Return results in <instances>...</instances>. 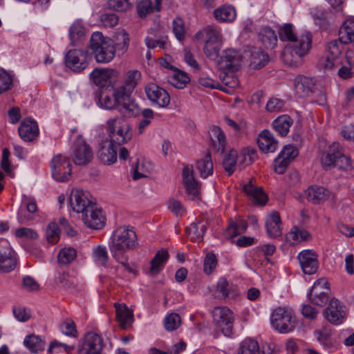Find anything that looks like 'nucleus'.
I'll return each mask as SVG.
<instances>
[{
	"label": "nucleus",
	"instance_id": "f257e3e1",
	"mask_svg": "<svg viewBox=\"0 0 354 354\" xmlns=\"http://www.w3.org/2000/svg\"><path fill=\"white\" fill-rule=\"evenodd\" d=\"M138 244L137 236L133 227L120 226L111 236L109 249L113 257L119 263L125 265L127 261V251Z\"/></svg>",
	"mask_w": 354,
	"mask_h": 354
},
{
	"label": "nucleus",
	"instance_id": "69168bd1",
	"mask_svg": "<svg viewBox=\"0 0 354 354\" xmlns=\"http://www.w3.org/2000/svg\"><path fill=\"white\" fill-rule=\"evenodd\" d=\"M12 83L11 75L4 69L0 68V94L10 89Z\"/></svg>",
	"mask_w": 354,
	"mask_h": 354
},
{
	"label": "nucleus",
	"instance_id": "5fc2aeb1",
	"mask_svg": "<svg viewBox=\"0 0 354 354\" xmlns=\"http://www.w3.org/2000/svg\"><path fill=\"white\" fill-rule=\"evenodd\" d=\"M142 119L138 124V133L142 134L154 119V112L151 109H145L141 113Z\"/></svg>",
	"mask_w": 354,
	"mask_h": 354
},
{
	"label": "nucleus",
	"instance_id": "393cba45",
	"mask_svg": "<svg viewBox=\"0 0 354 354\" xmlns=\"http://www.w3.org/2000/svg\"><path fill=\"white\" fill-rule=\"evenodd\" d=\"M257 143L259 149L264 153H272L278 147V142L268 130H263L259 135Z\"/></svg>",
	"mask_w": 354,
	"mask_h": 354
},
{
	"label": "nucleus",
	"instance_id": "aec40b11",
	"mask_svg": "<svg viewBox=\"0 0 354 354\" xmlns=\"http://www.w3.org/2000/svg\"><path fill=\"white\" fill-rule=\"evenodd\" d=\"M118 76V72L111 68H95L90 75L93 83L100 86L104 87L111 82L113 77Z\"/></svg>",
	"mask_w": 354,
	"mask_h": 354
},
{
	"label": "nucleus",
	"instance_id": "ea45409f",
	"mask_svg": "<svg viewBox=\"0 0 354 354\" xmlns=\"http://www.w3.org/2000/svg\"><path fill=\"white\" fill-rule=\"evenodd\" d=\"M238 153L234 149H230L224 156L223 167L229 176L232 175L236 169Z\"/></svg>",
	"mask_w": 354,
	"mask_h": 354
},
{
	"label": "nucleus",
	"instance_id": "ddd939ff",
	"mask_svg": "<svg viewBox=\"0 0 354 354\" xmlns=\"http://www.w3.org/2000/svg\"><path fill=\"white\" fill-rule=\"evenodd\" d=\"M82 221L87 227L100 230L105 225L106 218L102 209L94 203L91 206H88L86 212L82 214Z\"/></svg>",
	"mask_w": 354,
	"mask_h": 354
},
{
	"label": "nucleus",
	"instance_id": "49530a36",
	"mask_svg": "<svg viewBox=\"0 0 354 354\" xmlns=\"http://www.w3.org/2000/svg\"><path fill=\"white\" fill-rule=\"evenodd\" d=\"M77 257V251L72 247H65L61 249L57 254L59 264L67 265L72 263Z\"/></svg>",
	"mask_w": 354,
	"mask_h": 354
},
{
	"label": "nucleus",
	"instance_id": "bf43d9fd",
	"mask_svg": "<svg viewBox=\"0 0 354 354\" xmlns=\"http://www.w3.org/2000/svg\"><path fill=\"white\" fill-rule=\"evenodd\" d=\"M46 240L48 243H56L59 240V228L55 223H50L46 232Z\"/></svg>",
	"mask_w": 354,
	"mask_h": 354
},
{
	"label": "nucleus",
	"instance_id": "864d4df0",
	"mask_svg": "<svg viewBox=\"0 0 354 354\" xmlns=\"http://www.w3.org/2000/svg\"><path fill=\"white\" fill-rule=\"evenodd\" d=\"M167 36L165 35L154 34V37H147L145 42L148 48H154L156 46L164 49L167 44Z\"/></svg>",
	"mask_w": 354,
	"mask_h": 354
},
{
	"label": "nucleus",
	"instance_id": "338daca9",
	"mask_svg": "<svg viewBox=\"0 0 354 354\" xmlns=\"http://www.w3.org/2000/svg\"><path fill=\"white\" fill-rule=\"evenodd\" d=\"M153 7L151 0H140L137 3V12L140 17L143 18L152 12Z\"/></svg>",
	"mask_w": 354,
	"mask_h": 354
},
{
	"label": "nucleus",
	"instance_id": "b1692460",
	"mask_svg": "<svg viewBox=\"0 0 354 354\" xmlns=\"http://www.w3.org/2000/svg\"><path fill=\"white\" fill-rule=\"evenodd\" d=\"M294 82L296 93L301 97L309 96L314 92L315 82L311 77L297 76L295 78Z\"/></svg>",
	"mask_w": 354,
	"mask_h": 354
},
{
	"label": "nucleus",
	"instance_id": "20e7f679",
	"mask_svg": "<svg viewBox=\"0 0 354 354\" xmlns=\"http://www.w3.org/2000/svg\"><path fill=\"white\" fill-rule=\"evenodd\" d=\"M311 35L305 32L299 36L297 43L290 44L284 48L283 59L291 66H297L301 62V58L306 55L311 48Z\"/></svg>",
	"mask_w": 354,
	"mask_h": 354
},
{
	"label": "nucleus",
	"instance_id": "423d86ee",
	"mask_svg": "<svg viewBox=\"0 0 354 354\" xmlns=\"http://www.w3.org/2000/svg\"><path fill=\"white\" fill-rule=\"evenodd\" d=\"M271 324L279 332L289 333L295 328L294 313L286 308L279 307L272 313Z\"/></svg>",
	"mask_w": 354,
	"mask_h": 354
},
{
	"label": "nucleus",
	"instance_id": "de8ad7c7",
	"mask_svg": "<svg viewBox=\"0 0 354 354\" xmlns=\"http://www.w3.org/2000/svg\"><path fill=\"white\" fill-rule=\"evenodd\" d=\"M237 354H261L258 342L252 339H246L239 346Z\"/></svg>",
	"mask_w": 354,
	"mask_h": 354
},
{
	"label": "nucleus",
	"instance_id": "774afa93",
	"mask_svg": "<svg viewBox=\"0 0 354 354\" xmlns=\"http://www.w3.org/2000/svg\"><path fill=\"white\" fill-rule=\"evenodd\" d=\"M55 283L66 289H71L73 288V281L71 277L66 272H59L56 277Z\"/></svg>",
	"mask_w": 354,
	"mask_h": 354
},
{
	"label": "nucleus",
	"instance_id": "680f3d73",
	"mask_svg": "<svg viewBox=\"0 0 354 354\" xmlns=\"http://www.w3.org/2000/svg\"><path fill=\"white\" fill-rule=\"evenodd\" d=\"M62 332L70 337H77V331L75 322L71 319H66L60 325Z\"/></svg>",
	"mask_w": 354,
	"mask_h": 354
},
{
	"label": "nucleus",
	"instance_id": "4be33fe9",
	"mask_svg": "<svg viewBox=\"0 0 354 354\" xmlns=\"http://www.w3.org/2000/svg\"><path fill=\"white\" fill-rule=\"evenodd\" d=\"M306 196L309 202L315 205L324 203L331 196V192L322 186L313 185L305 192Z\"/></svg>",
	"mask_w": 354,
	"mask_h": 354
},
{
	"label": "nucleus",
	"instance_id": "2f4dec72",
	"mask_svg": "<svg viewBox=\"0 0 354 354\" xmlns=\"http://www.w3.org/2000/svg\"><path fill=\"white\" fill-rule=\"evenodd\" d=\"M209 136L214 149L223 153L226 145V138L222 129L219 127L213 126L210 128Z\"/></svg>",
	"mask_w": 354,
	"mask_h": 354
},
{
	"label": "nucleus",
	"instance_id": "5701e85b",
	"mask_svg": "<svg viewBox=\"0 0 354 354\" xmlns=\"http://www.w3.org/2000/svg\"><path fill=\"white\" fill-rule=\"evenodd\" d=\"M218 66L221 70L236 71L239 68L238 53L232 49L225 50L223 55L218 60Z\"/></svg>",
	"mask_w": 354,
	"mask_h": 354
},
{
	"label": "nucleus",
	"instance_id": "37998d69",
	"mask_svg": "<svg viewBox=\"0 0 354 354\" xmlns=\"http://www.w3.org/2000/svg\"><path fill=\"white\" fill-rule=\"evenodd\" d=\"M140 77L141 73L140 71L138 70H130L127 72L124 80V84L120 86H123V88L131 93L136 87Z\"/></svg>",
	"mask_w": 354,
	"mask_h": 354
},
{
	"label": "nucleus",
	"instance_id": "7c9ffc66",
	"mask_svg": "<svg viewBox=\"0 0 354 354\" xmlns=\"http://www.w3.org/2000/svg\"><path fill=\"white\" fill-rule=\"evenodd\" d=\"M280 225L281 218L279 213L277 212H272L266 223L268 236L272 238L279 237L282 234Z\"/></svg>",
	"mask_w": 354,
	"mask_h": 354
},
{
	"label": "nucleus",
	"instance_id": "6ab92c4d",
	"mask_svg": "<svg viewBox=\"0 0 354 354\" xmlns=\"http://www.w3.org/2000/svg\"><path fill=\"white\" fill-rule=\"evenodd\" d=\"M197 39L205 40V44H221L222 35L221 29L215 26H207L196 32Z\"/></svg>",
	"mask_w": 354,
	"mask_h": 354
},
{
	"label": "nucleus",
	"instance_id": "a18cd8bd",
	"mask_svg": "<svg viewBox=\"0 0 354 354\" xmlns=\"http://www.w3.org/2000/svg\"><path fill=\"white\" fill-rule=\"evenodd\" d=\"M310 236V234L306 230L301 229L297 226H294L286 235V239L288 241H292V243H295L308 241Z\"/></svg>",
	"mask_w": 354,
	"mask_h": 354
},
{
	"label": "nucleus",
	"instance_id": "f8f14e48",
	"mask_svg": "<svg viewBox=\"0 0 354 354\" xmlns=\"http://www.w3.org/2000/svg\"><path fill=\"white\" fill-rule=\"evenodd\" d=\"M87 51L72 49L68 51L65 57L66 66L74 72H81L88 65Z\"/></svg>",
	"mask_w": 354,
	"mask_h": 354
},
{
	"label": "nucleus",
	"instance_id": "8fccbe9b",
	"mask_svg": "<svg viewBox=\"0 0 354 354\" xmlns=\"http://www.w3.org/2000/svg\"><path fill=\"white\" fill-rule=\"evenodd\" d=\"M330 292V288H325V292H309L308 298L312 304L323 306L328 302Z\"/></svg>",
	"mask_w": 354,
	"mask_h": 354
},
{
	"label": "nucleus",
	"instance_id": "13d9d810",
	"mask_svg": "<svg viewBox=\"0 0 354 354\" xmlns=\"http://www.w3.org/2000/svg\"><path fill=\"white\" fill-rule=\"evenodd\" d=\"M99 102L102 107L106 109H118L119 107L114 100L112 93L111 95L102 93L99 97Z\"/></svg>",
	"mask_w": 354,
	"mask_h": 354
},
{
	"label": "nucleus",
	"instance_id": "e433bc0d",
	"mask_svg": "<svg viewBox=\"0 0 354 354\" xmlns=\"http://www.w3.org/2000/svg\"><path fill=\"white\" fill-rule=\"evenodd\" d=\"M169 258V253L165 250L158 251L151 261L149 272L152 274H157L164 267Z\"/></svg>",
	"mask_w": 354,
	"mask_h": 354
},
{
	"label": "nucleus",
	"instance_id": "7ed1b4c3",
	"mask_svg": "<svg viewBox=\"0 0 354 354\" xmlns=\"http://www.w3.org/2000/svg\"><path fill=\"white\" fill-rule=\"evenodd\" d=\"M88 48L97 63H109L115 55L114 41L104 37L100 32L97 31L92 34Z\"/></svg>",
	"mask_w": 354,
	"mask_h": 354
},
{
	"label": "nucleus",
	"instance_id": "58836bf2",
	"mask_svg": "<svg viewBox=\"0 0 354 354\" xmlns=\"http://www.w3.org/2000/svg\"><path fill=\"white\" fill-rule=\"evenodd\" d=\"M27 348L32 353L43 351L45 348V341L40 337L35 335L27 336L24 341Z\"/></svg>",
	"mask_w": 354,
	"mask_h": 354
},
{
	"label": "nucleus",
	"instance_id": "0e129e2a",
	"mask_svg": "<svg viewBox=\"0 0 354 354\" xmlns=\"http://www.w3.org/2000/svg\"><path fill=\"white\" fill-rule=\"evenodd\" d=\"M217 265V259L214 254L207 253L205 257L203 262V270L204 272L209 274L215 269Z\"/></svg>",
	"mask_w": 354,
	"mask_h": 354
},
{
	"label": "nucleus",
	"instance_id": "39448f33",
	"mask_svg": "<svg viewBox=\"0 0 354 354\" xmlns=\"http://www.w3.org/2000/svg\"><path fill=\"white\" fill-rule=\"evenodd\" d=\"M110 141L118 145L128 142L133 136L129 124L123 118H114L106 122Z\"/></svg>",
	"mask_w": 354,
	"mask_h": 354
},
{
	"label": "nucleus",
	"instance_id": "412c9836",
	"mask_svg": "<svg viewBox=\"0 0 354 354\" xmlns=\"http://www.w3.org/2000/svg\"><path fill=\"white\" fill-rule=\"evenodd\" d=\"M117 147L110 140H104L100 143L98 156L106 165H112L117 160Z\"/></svg>",
	"mask_w": 354,
	"mask_h": 354
},
{
	"label": "nucleus",
	"instance_id": "0eeeda50",
	"mask_svg": "<svg viewBox=\"0 0 354 354\" xmlns=\"http://www.w3.org/2000/svg\"><path fill=\"white\" fill-rule=\"evenodd\" d=\"M71 159L77 165H88L93 159V153L89 145L78 136L71 147Z\"/></svg>",
	"mask_w": 354,
	"mask_h": 354
},
{
	"label": "nucleus",
	"instance_id": "72a5a7b5",
	"mask_svg": "<svg viewBox=\"0 0 354 354\" xmlns=\"http://www.w3.org/2000/svg\"><path fill=\"white\" fill-rule=\"evenodd\" d=\"M50 167L53 178L54 179H60V176H59L60 168H71V164L67 157L63 156L62 154H57L52 159Z\"/></svg>",
	"mask_w": 354,
	"mask_h": 354
},
{
	"label": "nucleus",
	"instance_id": "3c124183",
	"mask_svg": "<svg viewBox=\"0 0 354 354\" xmlns=\"http://www.w3.org/2000/svg\"><path fill=\"white\" fill-rule=\"evenodd\" d=\"M174 73L171 77V84L177 88H183L189 82L190 79L188 75L178 69H174Z\"/></svg>",
	"mask_w": 354,
	"mask_h": 354
},
{
	"label": "nucleus",
	"instance_id": "6e6552de",
	"mask_svg": "<svg viewBox=\"0 0 354 354\" xmlns=\"http://www.w3.org/2000/svg\"><path fill=\"white\" fill-rule=\"evenodd\" d=\"M213 321L222 333L230 337L232 333L234 315L230 309L225 306L215 307L212 311Z\"/></svg>",
	"mask_w": 354,
	"mask_h": 354
},
{
	"label": "nucleus",
	"instance_id": "79ce46f5",
	"mask_svg": "<svg viewBox=\"0 0 354 354\" xmlns=\"http://www.w3.org/2000/svg\"><path fill=\"white\" fill-rule=\"evenodd\" d=\"M114 37L115 50L118 49V52L124 54L127 52L129 45V34L124 30H118L115 32Z\"/></svg>",
	"mask_w": 354,
	"mask_h": 354
},
{
	"label": "nucleus",
	"instance_id": "bb28decb",
	"mask_svg": "<svg viewBox=\"0 0 354 354\" xmlns=\"http://www.w3.org/2000/svg\"><path fill=\"white\" fill-rule=\"evenodd\" d=\"M259 40L267 48L272 49L277 43V36L271 28L262 26L257 32Z\"/></svg>",
	"mask_w": 354,
	"mask_h": 354
},
{
	"label": "nucleus",
	"instance_id": "603ef678",
	"mask_svg": "<svg viewBox=\"0 0 354 354\" xmlns=\"http://www.w3.org/2000/svg\"><path fill=\"white\" fill-rule=\"evenodd\" d=\"M93 258L95 263L102 266H106L109 260L106 248L104 246H97L93 249Z\"/></svg>",
	"mask_w": 354,
	"mask_h": 354
},
{
	"label": "nucleus",
	"instance_id": "4468645a",
	"mask_svg": "<svg viewBox=\"0 0 354 354\" xmlns=\"http://www.w3.org/2000/svg\"><path fill=\"white\" fill-rule=\"evenodd\" d=\"M297 259L302 271L306 274H315L319 268L317 254L311 250H304L299 252Z\"/></svg>",
	"mask_w": 354,
	"mask_h": 354
},
{
	"label": "nucleus",
	"instance_id": "4d7b16f0",
	"mask_svg": "<svg viewBox=\"0 0 354 354\" xmlns=\"http://www.w3.org/2000/svg\"><path fill=\"white\" fill-rule=\"evenodd\" d=\"M233 286L230 284L225 278L219 279L216 291L218 292V297L221 298H226L230 296V291L232 290Z\"/></svg>",
	"mask_w": 354,
	"mask_h": 354
},
{
	"label": "nucleus",
	"instance_id": "dca6fc26",
	"mask_svg": "<svg viewBox=\"0 0 354 354\" xmlns=\"http://www.w3.org/2000/svg\"><path fill=\"white\" fill-rule=\"evenodd\" d=\"M324 317L330 324L339 325L343 323L346 313L344 306L336 299L330 300L328 306L324 310Z\"/></svg>",
	"mask_w": 354,
	"mask_h": 354
},
{
	"label": "nucleus",
	"instance_id": "e2e57ef3",
	"mask_svg": "<svg viewBox=\"0 0 354 354\" xmlns=\"http://www.w3.org/2000/svg\"><path fill=\"white\" fill-rule=\"evenodd\" d=\"M165 327L167 330H174L180 324V317L176 313H171L165 319Z\"/></svg>",
	"mask_w": 354,
	"mask_h": 354
},
{
	"label": "nucleus",
	"instance_id": "c85d7f7f",
	"mask_svg": "<svg viewBox=\"0 0 354 354\" xmlns=\"http://www.w3.org/2000/svg\"><path fill=\"white\" fill-rule=\"evenodd\" d=\"M339 40L343 44L354 42V17L347 19L339 30Z\"/></svg>",
	"mask_w": 354,
	"mask_h": 354
},
{
	"label": "nucleus",
	"instance_id": "f3484780",
	"mask_svg": "<svg viewBox=\"0 0 354 354\" xmlns=\"http://www.w3.org/2000/svg\"><path fill=\"white\" fill-rule=\"evenodd\" d=\"M18 264V256L10 248L0 246V273L13 271Z\"/></svg>",
	"mask_w": 354,
	"mask_h": 354
},
{
	"label": "nucleus",
	"instance_id": "f03ea898",
	"mask_svg": "<svg viewBox=\"0 0 354 354\" xmlns=\"http://www.w3.org/2000/svg\"><path fill=\"white\" fill-rule=\"evenodd\" d=\"M320 162L322 168L326 171L333 168L348 171L352 168L351 158L344 154L342 146L336 142H333L323 151Z\"/></svg>",
	"mask_w": 354,
	"mask_h": 354
},
{
	"label": "nucleus",
	"instance_id": "f704fd0d",
	"mask_svg": "<svg viewBox=\"0 0 354 354\" xmlns=\"http://www.w3.org/2000/svg\"><path fill=\"white\" fill-rule=\"evenodd\" d=\"M215 19L221 22H232L236 17V12L234 7L224 6L216 8L214 11Z\"/></svg>",
	"mask_w": 354,
	"mask_h": 354
},
{
	"label": "nucleus",
	"instance_id": "4c0bfd02",
	"mask_svg": "<svg viewBox=\"0 0 354 354\" xmlns=\"http://www.w3.org/2000/svg\"><path fill=\"white\" fill-rule=\"evenodd\" d=\"M196 168L202 178H205L213 174V162L209 153L197 161Z\"/></svg>",
	"mask_w": 354,
	"mask_h": 354
},
{
	"label": "nucleus",
	"instance_id": "a19ab883",
	"mask_svg": "<svg viewBox=\"0 0 354 354\" xmlns=\"http://www.w3.org/2000/svg\"><path fill=\"white\" fill-rule=\"evenodd\" d=\"M279 39L283 41H289L292 44L297 43L299 37H297L295 32L294 26L292 24H285L279 29Z\"/></svg>",
	"mask_w": 354,
	"mask_h": 354
},
{
	"label": "nucleus",
	"instance_id": "052dcab7",
	"mask_svg": "<svg viewBox=\"0 0 354 354\" xmlns=\"http://www.w3.org/2000/svg\"><path fill=\"white\" fill-rule=\"evenodd\" d=\"M343 44L338 39L328 42L327 45L328 55L333 58H339L343 50Z\"/></svg>",
	"mask_w": 354,
	"mask_h": 354
},
{
	"label": "nucleus",
	"instance_id": "09e8293b",
	"mask_svg": "<svg viewBox=\"0 0 354 354\" xmlns=\"http://www.w3.org/2000/svg\"><path fill=\"white\" fill-rule=\"evenodd\" d=\"M85 34V28L80 21H75L70 27L69 37L71 43L75 45Z\"/></svg>",
	"mask_w": 354,
	"mask_h": 354
},
{
	"label": "nucleus",
	"instance_id": "6e6d98bb",
	"mask_svg": "<svg viewBox=\"0 0 354 354\" xmlns=\"http://www.w3.org/2000/svg\"><path fill=\"white\" fill-rule=\"evenodd\" d=\"M75 349V345H68L64 343L58 342L57 340H53L50 342L48 349V352L59 353L62 351H65L68 354H71V352Z\"/></svg>",
	"mask_w": 354,
	"mask_h": 354
},
{
	"label": "nucleus",
	"instance_id": "c756f323",
	"mask_svg": "<svg viewBox=\"0 0 354 354\" xmlns=\"http://www.w3.org/2000/svg\"><path fill=\"white\" fill-rule=\"evenodd\" d=\"M116 317L120 323L121 328L126 329L129 327L133 321V316L132 312L125 304H115Z\"/></svg>",
	"mask_w": 354,
	"mask_h": 354
},
{
	"label": "nucleus",
	"instance_id": "a878e982",
	"mask_svg": "<svg viewBox=\"0 0 354 354\" xmlns=\"http://www.w3.org/2000/svg\"><path fill=\"white\" fill-rule=\"evenodd\" d=\"M183 183L187 194L196 198L199 194V185L193 175L192 167L185 165L183 170Z\"/></svg>",
	"mask_w": 354,
	"mask_h": 354
},
{
	"label": "nucleus",
	"instance_id": "473e14b6",
	"mask_svg": "<svg viewBox=\"0 0 354 354\" xmlns=\"http://www.w3.org/2000/svg\"><path fill=\"white\" fill-rule=\"evenodd\" d=\"M269 62L268 55L259 48L253 47L250 50V66L253 69H260Z\"/></svg>",
	"mask_w": 354,
	"mask_h": 354
},
{
	"label": "nucleus",
	"instance_id": "2eb2a0df",
	"mask_svg": "<svg viewBox=\"0 0 354 354\" xmlns=\"http://www.w3.org/2000/svg\"><path fill=\"white\" fill-rule=\"evenodd\" d=\"M69 202L72 209L82 214L86 212L87 207L94 203L90 199L88 193L81 189H76L72 192Z\"/></svg>",
	"mask_w": 354,
	"mask_h": 354
},
{
	"label": "nucleus",
	"instance_id": "9d476101",
	"mask_svg": "<svg viewBox=\"0 0 354 354\" xmlns=\"http://www.w3.org/2000/svg\"><path fill=\"white\" fill-rule=\"evenodd\" d=\"M103 347L102 336L95 332H88L79 340L77 354H100Z\"/></svg>",
	"mask_w": 354,
	"mask_h": 354
},
{
	"label": "nucleus",
	"instance_id": "c9c22d12",
	"mask_svg": "<svg viewBox=\"0 0 354 354\" xmlns=\"http://www.w3.org/2000/svg\"><path fill=\"white\" fill-rule=\"evenodd\" d=\"M292 124L293 120L289 115H282L273 121L272 127L280 136H286Z\"/></svg>",
	"mask_w": 354,
	"mask_h": 354
},
{
	"label": "nucleus",
	"instance_id": "1a4fd4ad",
	"mask_svg": "<svg viewBox=\"0 0 354 354\" xmlns=\"http://www.w3.org/2000/svg\"><path fill=\"white\" fill-rule=\"evenodd\" d=\"M112 95L115 100L119 111L124 114L133 115L137 113L138 105L131 97V93L127 91L123 86H113Z\"/></svg>",
	"mask_w": 354,
	"mask_h": 354
},
{
	"label": "nucleus",
	"instance_id": "c03bdc74",
	"mask_svg": "<svg viewBox=\"0 0 354 354\" xmlns=\"http://www.w3.org/2000/svg\"><path fill=\"white\" fill-rule=\"evenodd\" d=\"M248 228L246 221L239 219L236 222H232L225 231V236L229 238L235 237L242 233H244Z\"/></svg>",
	"mask_w": 354,
	"mask_h": 354
},
{
	"label": "nucleus",
	"instance_id": "a211bd4d",
	"mask_svg": "<svg viewBox=\"0 0 354 354\" xmlns=\"http://www.w3.org/2000/svg\"><path fill=\"white\" fill-rule=\"evenodd\" d=\"M18 132L21 138L25 142L36 140L39 133L37 122L30 118H26L21 122L18 128Z\"/></svg>",
	"mask_w": 354,
	"mask_h": 354
},
{
	"label": "nucleus",
	"instance_id": "cd10ccee",
	"mask_svg": "<svg viewBox=\"0 0 354 354\" xmlns=\"http://www.w3.org/2000/svg\"><path fill=\"white\" fill-rule=\"evenodd\" d=\"M245 193L253 199L254 202L260 205H264L267 201V196L261 187H256L250 180L243 187Z\"/></svg>",
	"mask_w": 354,
	"mask_h": 354
},
{
	"label": "nucleus",
	"instance_id": "9b49d317",
	"mask_svg": "<svg viewBox=\"0 0 354 354\" xmlns=\"http://www.w3.org/2000/svg\"><path fill=\"white\" fill-rule=\"evenodd\" d=\"M147 99L158 107L165 108L170 103V96L167 91L155 83H149L145 87Z\"/></svg>",
	"mask_w": 354,
	"mask_h": 354
}]
</instances>
